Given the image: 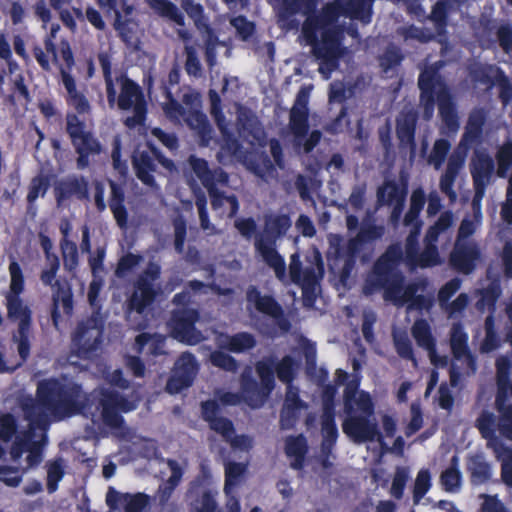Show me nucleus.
<instances>
[{
	"instance_id": "56",
	"label": "nucleus",
	"mask_w": 512,
	"mask_h": 512,
	"mask_svg": "<svg viewBox=\"0 0 512 512\" xmlns=\"http://www.w3.org/2000/svg\"><path fill=\"white\" fill-rule=\"evenodd\" d=\"M143 261V256L140 254H134L132 252H127L118 260L115 275L118 278H124L130 273L134 268L140 265Z\"/></svg>"
},
{
	"instance_id": "13",
	"label": "nucleus",
	"mask_w": 512,
	"mask_h": 512,
	"mask_svg": "<svg viewBox=\"0 0 512 512\" xmlns=\"http://www.w3.org/2000/svg\"><path fill=\"white\" fill-rule=\"evenodd\" d=\"M147 149H135L132 154V165L136 177L146 186L157 187L153 173L157 169L156 161L167 170L175 168L173 160L167 158L151 141L146 142Z\"/></svg>"
},
{
	"instance_id": "17",
	"label": "nucleus",
	"mask_w": 512,
	"mask_h": 512,
	"mask_svg": "<svg viewBox=\"0 0 512 512\" xmlns=\"http://www.w3.org/2000/svg\"><path fill=\"white\" fill-rule=\"evenodd\" d=\"M198 370L199 365L196 357L189 352L182 353L175 363L172 375L167 380V392L177 394L190 387L194 382Z\"/></svg>"
},
{
	"instance_id": "20",
	"label": "nucleus",
	"mask_w": 512,
	"mask_h": 512,
	"mask_svg": "<svg viewBox=\"0 0 512 512\" xmlns=\"http://www.w3.org/2000/svg\"><path fill=\"white\" fill-rule=\"evenodd\" d=\"M494 168V161L488 154L484 152L475 153L470 163V172L475 191L474 202L483 198Z\"/></svg>"
},
{
	"instance_id": "3",
	"label": "nucleus",
	"mask_w": 512,
	"mask_h": 512,
	"mask_svg": "<svg viewBox=\"0 0 512 512\" xmlns=\"http://www.w3.org/2000/svg\"><path fill=\"white\" fill-rule=\"evenodd\" d=\"M403 260V250L399 243L389 245L384 253L375 261L372 273L365 286V293L383 290V297L397 305L409 304L417 295L419 284L409 283L404 287L405 277L398 270Z\"/></svg>"
},
{
	"instance_id": "61",
	"label": "nucleus",
	"mask_w": 512,
	"mask_h": 512,
	"mask_svg": "<svg viewBox=\"0 0 512 512\" xmlns=\"http://www.w3.org/2000/svg\"><path fill=\"white\" fill-rule=\"evenodd\" d=\"M210 362L213 366L227 372L235 373L239 368V363L233 356L220 350L211 353Z\"/></svg>"
},
{
	"instance_id": "44",
	"label": "nucleus",
	"mask_w": 512,
	"mask_h": 512,
	"mask_svg": "<svg viewBox=\"0 0 512 512\" xmlns=\"http://www.w3.org/2000/svg\"><path fill=\"white\" fill-rule=\"evenodd\" d=\"M33 56L43 71L49 72L51 70L50 60L47 54H51L52 61L58 63V51L54 39L51 37L44 38V49L35 45L32 49Z\"/></svg>"
},
{
	"instance_id": "62",
	"label": "nucleus",
	"mask_w": 512,
	"mask_h": 512,
	"mask_svg": "<svg viewBox=\"0 0 512 512\" xmlns=\"http://www.w3.org/2000/svg\"><path fill=\"white\" fill-rule=\"evenodd\" d=\"M409 480V469L404 466H398L395 470L390 494L397 500L402 499L406 484Z\"/></svg>"
},
{
	"instance_id": "27",
	"label": "nucleus",
	"mask_w": 512,
	"mask_h": 512,
	"mask_svg": "<svg viewBox=\"0 0 512 512\" xmlns=\"http://www.w3.org/2000/svg\"><path fill=\"white\" fill-rule=\"evenodd\" d=\"M21 409L24 417L30 422V430L36 427L45 429L50 423L51 416L46 407L41 403L40 397L36 394V399L27 397L21 402Z\"/></svg>"
},
{
	"instance_id": "32",
	"label": "nucleus",
	"mask_w": 512,
	"mask_h": 512,
	"mask_svg": "<svg viewBox=\"0 0 512 512\" xmlns=\"http://www.w3.org/2000/svg\"><path fill=\"white\" fill-rule=\"evenodd\" d=\"M486 116L483 110L478 109L470 113L465 131L460 140V147L470 148L473 144L480 142Z\"/></svg>"
},
{
	"instance_id": "48",
	"label": "nucleus",
	"mask_w": 512,
	"mask_h": 512,
	"mask_svg": "<svg viewBox=\"0 0 512 512\" xmlns=\"http://www.w3.org/2000/svg\"><path fill=\"white\" fill-rule=\"evenodd\" d=\"M47 478L46 488L48 493L57 491L59 482L65 476V462L62 457H56L46 463Z\"/></svg>"
},
{
	"instance_id": "34",
	"label": "nucleus",
	"mask_w": 512,
	"mask_h": 512,
	"mask_svg": "<svg viewBox=\"0 0 512 512\" xmlns=\"http://www.w3.org/2000/svg\"><path fill=\"white\" fill-rule=\"evenodd\" d=\"M147 4L160 18L172 22L178 27H185V16L174 2L170 0H147Z\"/></svg>"
},
{
	"instance_id": "7",
	"label": "nucleus",
	"mask_w": 512,
	"mask_h": 512,
	"mask_svg": "<svg viewBox=\"0 0 512 512\" xmlns=\"http://www.w3.org/2000/svg\"><path fill=\"white\" fill-rule=\"evenodd\" d=\"M291 224L288 214L265 215L263 233L257 234L254 241L255 249L280 280L285 277L286 264L284 258L276 250L275 244L279 238L286 235Z\"/></svg>"
},
{
	"instance_id": "45",
	"label": "nucleus",
	"mask_w": 512,
	"mask_h": 512,
	"mask_svg": "<svg viewBox=\"0 0 512 512\" xmlns=\"http://www.w3.org/2000/svg\"><path fill=\"white\" fill-rule=\"evenodd\" d=\"M450 347L453 357L458 361H461L463 353L469 349L468 334L461 322L453 323L451 327Z\"/></svg>"
},
{
	"instance_id": "29",
	"label": "nucleus",
	"mask_w": 512,
	"mask_h": 512,
	"mask_svg": "<svg viewBox=\"0 0 512 512\" xmlns=\"http://www.w3.org/2000/svg\"><path fill=\"white\" fill-rule=\"evenodd\" d=\"M475 426L482 438L488 441V446L500 455L501 449H504L505 445L496 435V430L498 429L496 416L488 410H483L476 419Z\"/></svg>"
},
{
	"instance_id": "36",
	"label": "nucleus",
	"mask_w": 512,
	"mask_h": 512,
	"mask_svg": "<svg viewBox=\"0 0 512 512\" xmlns=\"http://www.w3.org/2000/svg\"><path fill=\"white\" fill-rule=\"evenodd\" d=\"M213 487L212 473L208 465L202 463L199 467V472L190 481L187 491L186 500L198 497L207 491H215Z\"/></svg>"
},
{
	"instance_id": "53",
	"label": "nucleus",
	"mask_w": 512,
	"mask_h": 512,
	"mask_svg": "<svg viewBox=\"0 0 512 512\" xmlns=\"http://www.w3.org/2000/svg\"><path fill=\"white\" fill-rule=\"evenodd\" d=\"M50 178L48 175L38 174L34 176L28 186L26 196L27 202H36L39 197H44L50 188Z\"/></svg>"
},
{
	"instance_id": "51",
	"label": "nucleus",
	"mask_w": 512,
	"mask_h": 512,
	"mask_svg": "<svg viewBox=\"0 0 512 512\" xmlns=\"http://www.w3.org/2000/svg\"><path fill=\"white\" fill-rule=\"evenodd\" d=\"M217 490L207 491L198 497L187 500L191 512H216L218 503L216 501Z\"/></svg>"
},
{
	"instance_id": "57",
	"label": "nucleus",
	"mask_w": 512,
	"mask_h": 512,
	"mask_svg": "<svg viewBox=\"0 0 512 512\" xmlns=\"http://www.w3.org/2000/svg\"><path fill=\"white\" fill-rule=\"evenodd\" d=\"M450 148L451 144L449 140L444 138L437 139L434 142L432 151L428 158V162L433 164L435 169H440L449 153Z\"/></svg>"
},
{
	"instance_id": "12",
	"label": "nucleus",
	"mask_w": 512,
	"mask_h": 512,
	"mask_svg": "<svg viewBox=\"0 0 512 512\" xmlns=\"http://www.w3.org/2000/svg\"><path fill=\"white\" fill-rule=\"evenodd\" d=\"M161 276V266L150 261L134 282V290L127 301L129 311L143 314L156 300L155 282Z\"/></svg>"
},
{
	"instance_id": "49",
	"label": "nucleus",
	"mask_w": 512,
	"mask_h": 512,
	"mask_svg": "<svg viewBox=\"0 0 512 512\" xmlns=\"http://www.w3.org/2000/svg\"><path fill=\"white\" fill-rule=\"evenodd\" d=\"M181 8L193 20L197 29H205L207 32H211L212 29L205 16L204 8L200 3H196L194 0H181Z\"/></svg>"
},
{
	"instance_id": "1",
	"label": "nucleus",
	"mask_w": 512,
	"mask_h": 512,
	"mask_svg": "<svg viewBox=\"0 0 512 512\" xmlns=\"http://www.w3.org/2000/svg\"><path fill=\"white\" fill-rule=\"evenodd\" d=\"M280 5L277 11L278 23L287 30L299 27L295 15L299 12L306 15L302 24V36L311 46L313 56L319 60V72L329 79L332 72L340 65V59L346 53L342 45L343 29L334 25L335 5L324 7L320 15L316 14L318 0H278Z\"/></svg>"
},
{
	"instance_id": "8",
	"label": "nucleus",
	"mask_w": 512,
	"mask_h": 512,
	"mask_svg": "<svg viewBox=\"0 0 512 512\" xmlns=\"http://www.w3.org/2000/svg\"><path fill=\"white\" fill-rule=\"evenodd\" d=\"M191 168L200 180L202 185L207 189L211 198V206L213 210L220 209L225 203L229 204L228 217L233 218L239 211V201L236 195H226L217 188V185L226 186L229 182V175L221 167L210 169L208 161L195 156L190 157Z\"/></svg>"
},
{
	"instance_id": "38",
	"label": "nucleus",
	"mask_w": 512,
	"mask_h": 512,
	"mask_svg": "<svg viewBox=\"0 0 512 512\" xmlns=\"http://www.w3.org/2000/svg\"><path fill=\"white\" fill-rule=\"evenodd\" d=\"M256 344L255 336L243 331L233 335H225L220 347L229 352L239 354L253 349Z\"/></svg>"
},
{
	"instance_id": "33",
	"label": "nucleus",
	"mask_w": 512,
	"mask_h": 512,
	"mask_svg": "<svg viewBox=\"0 0 512 512\" xmlns=\"http://www.w3.org/2000/svg\"><path fill=\"white\" fill-rule=\"evenodd\" d=\"M111 195L109 198V207L117 225L124 229L128 224V211L125 207V192L123 187L115 181L109 183Z\"/></svg>"
},
{
	"instance_id": "14",
	"label": "nucleus",
	"mask_w": 512,
	"mask_h": 512,
	"mask_svg": "<svg viewBox=\"0 0 512 512\" xmlns=\"http://www.w3.org/2000/svg\"><path fill=\"white\" fill-rule=\"evenodd\" d=\"M116 101L119 109L128 111L133 110V115L127 117L125 125L129 128L143 125L147 115V103L143 91L138 83L128 78L122 77L120 94Z\"/></svg>"
},
{
	"instance_id": "54",
	"label": "nucleus",
	"mask_w": 512,
	"mask_h": 512,
	"mask_svg": "<svg viewBox=\"0 0 512 512\" xmlns=\"http://www.w3.org/2000/svg\"><path fill=\"white\" fill-rule=\"evenodd\" d=\"M419 236V226L411 228L405 241V251L403 254L405 253L406 262L411 267H416V263L420 255Z\"/></svg>"
},
{
	"instance_id": "21",
	"label": "nucleus",
	"mask_w": 512,
	"mask_h": 512,
	"mask_svg": "<svg viewBox=\"0 0 512 512\" xmlns=\"http://www.w3.org/2000/svg\"><path fill=\"white\" fill-rule=\"evenodd\" d=\"M54 197L57 206L75 197L84 201L89 199V183L84 176L71 175L54 184Z\"/></svg>"
},
{
	"instance_id": "19",
	"label": "nucleus",
	"mask_w": 512,
	"mask_h": 512,
	"mask_svg": "<svg viewBox=\"0 0 512 512\" xmlns=\"http://www.w3.org/2000/svg\"><path fill=\"white\" fill-rule=\"evenodd\" d=\"M481 258V251L474 241H456L450 254V264L458 272L469 275Z\"/></svg>"
},
{
	"instance_id": "52",
	"label": "nucleus",
	"mask_w": 512,
	"mask_h": 512,
	"mask_svg": "<svg viewBox=\"0 0 512 512\" xmlns=\"http://www.w3.org/2000/svg\"><path fill=\"white\" fill-rule=\"evenodd\" d=\"M60 248L65 270L73 272L79 264V253L76 243L69 239H61Z\"/></svg>"
},
{
	"instance_id": "23",
	"label": "nucleus",
	"mask_w": 512,
	"mask_h": 512,
	"mask_svg": "<svg viewBox=\"0 0 512 512\" xmlns=\"http://www.w3.org/2000/svg\"><path fill=\"white\" fill-rule=\"evenodd\" d=\"M61 304L63 313L71 317L74 310L73 292L68 281H55V291L52 295L51 319L53 326L59 330L61 314L59 305Z\"/></svg>"
},
{
	"instance_id": "47",
	"label": "nucleus",
	"mask_w": 512,
	"mask_h": 512,
	"mask_svg": "<svg viewBox=\"0 0 512 512\" xmlns=\"http://www.w3.org/2000/svg\"><path fill=\"white\" fill-rule=\"evenodd\" d=\"M134 25L136 24L132 19H123L121 12H116L113 23L114 29L117 31L122 42L128 47L136 46L139 42L133 27Z\"/></svg>"
},
{
	"instance_id": "11",
	"label": "nucleus",
	"mask_w": 512,
	"mask_h": 512,
	"mask_svg": "<svg viewBox=\"0 0 512 512\" xmlns=\"http://www.w3.org/2000/svg\"><path fill=\"white\" fill-rule=\"evenodd\" d=\"M66 132L78 155L76 159L77 168H87L90 163V156L101 153V143L91 131L86 130L85 122L73 113L66 116Z\"/></svg>"
},
{
	"instance_id": "10",
	"label": "nucleus",
	"mask_w": 512,
	"mask_h": 512,
	"mask_svg": "<svg viewBox=\"0 0 512 512\" xmlns=\"http://www.w3.org/2000/svg\"><path fill=\"white\" fill-rule=\"evenodd\" d=\"M7 317L12 322H18L16 333L12 340L17 343V351L22 362H26L30 356L32 310L24 303L20 295L6 294Z\"/></svg>"
},
{
	"instance_id": "60",
	"label": "nucleus",
	"mask_w": 512,
	"mask_h": 512,
	"mask_svg": "<svg viewBox=\"0 0 512 512\" xmlns=\"http://www.w3.org/2000/svg\"><path fill=\"white\" fill-rule=\"evenodd\" d=\"M185 54V63L184 69L186 73L194 78H199L202 76V65L200 59L197 55V51L194 46L186 45L184 48Z\"/></svg>"
},
{
	"instance_id": "18",
	"label": "nucleus",
	"mask_w": 512,
	"mask_h": 512,
	"mask_svg": "<svg viewBox=\"0 0 512 512\" xmlns=\"http://www.w3.org/2000/svg\"><path fill=\"white\" fill-rule=\"evenodd\" d=\"M199 320V312L193 308L175 309L171 313L169 326L172 336L187 344H196L199 342V336L196 335L195 324Z\"/></svg>"
},
{
	"instance_id": "42",
	"label": "nucleus",
	"mask_w": 512,
	"mask_h": 512,
	"mask_svg": "<svg viewBox=\"0 0 512 512\" xmlns=\"http://www.w3.org/2000/svg\"><path fill=\"white\" fill-rule=\"evenodd\" d=\"M336 413H322L321 415V446L326 451L334 449L339 432L335 421Z\"/></svg>"
},
{
	"instance_id": "43",
	"label": "nucleus",
	"mask_w": 512,
	"mask_h": 512,
	"mask_svg": "<svg viewBox=\"0 0 512 512\" xmlns=\"http://www.w3.org/2000/svg\"><path fill=\"white\" fill-rule=\"evenodd\" d=\"M289 128L294 135L295 144L300 145L309 132V113L291 108Z\"/></svg>"
},
{
	"instance_id": "16",
	"label": "nucleus",
	"mask_w": 512,
	"mask_h": 512,
	"mask_svg": "<svg viewBox=\"0 0 512 512\" xmlns=\"http://www.w3.org/2000/svg\"><path fill=\"white\" fill-rule=\"evenodd\" d=\"M104 322L98 316H90L77 324L72 341L80 355L90 356L101 345Z\"/></svg>"
},
{
	"instance_id": "41",
	"label": "nucleus",
	"mask_w": 512,
	"mask_h": 512,
	"mask_svg": "<svg viewBox=\"0 0 512 512\" xmlns=\"http://www.w3.org/2000/svg\"><path fill=\"white\" fill-rule=\"evenodd\" d=\"M440 484L447 493H457L462 486V474L458 469V459L454 456L450 466L442 471L440 475Z\"/></svg>"
},
{
	"instance_id": "40",
	"label": "nucleus",
	"mask_w": 512,
	"mask_h": 512,
	"mask_svg": "<svg viewBox=\"0 0 512 512\" xmlns=\"http://www.w3.org/2000/svg\"><path fill=\"white\" fill-rule=\"evenodd\" d=\"M97 59L103 72L107 101L112 107L116 102V88L112 77V56L107 51H100L97 54Z\"/></svg>"
},
{
	"instance_id": "63",
	"label": "nucleus",
	"mask_w": 512,
	"mask_h": 512,
	"mask_svg": "<svg viewBox=\"0 0 512 512\" xmlns=\"http://www.w3.org/2000/svg\"><path fill=\"white\" fill-rule=\"evenodd\" d=\"M10 290L7 294L21 295L24 291L25 280L20 264L12 260L9 264Z\"/></svg>"
},
{
	"instance_id": "31",
	"label": "nucleus",
	"mask_w": 512,
	"mask_h": 512,
	"mask_svg": "<svg viewBox=\"0 0 512 512\" xmlns=\"http://www.w3.org/2000/svg\"><path fill=\"white\" fill-rule=\"evenodd\" d=\"M271 361L274 376L276 375L278 380L287 386V389L295 388L293 382L297 376L298 363L290 356L285 355L280 360H277L273 356L265 357L261 361Z\"/></svg>"
},
{
	"instance_id": "37",
	"label": "nucleus",
	"mask_w": 512,
	"mask_h": 512,
	"mask_svg": "<svg viewBox=\"0 0 512 512\" xmlns=\"http://www.w3.org/2000/svg\"><path fill=\"white\" fill-rule=\"evenodd\" d=\"M406 187H400L394 180H386L377 189V204L379 206L405 203Z\"/></svg>"
},
{
	"instance_id": "64",
	"label": "nucleus",
	"mask_w": 512,
	"mask_h": 512,
	"mask_svg": "<svg viewBox=\"0 0 512 512\" xmlns=\"http://www.w3.org/2000/svg\"><path fill=\"white\" fill-rule=\"evenodd\" d=\"M149 503V496L145 493H126L123 509L125 512H142Z\"/></svg>"
},
{
	"instance_id": "35",
	"label": "nucleus",
	"mask_w": 512,
	"mask_h": 512,
	"mask_svg": "<svg viewBox=\"0 0 512 512\" xmlns=\"http://www.w3.org/2000/svg\"><path fill=\"white\" fill-rule=\"evenodd\" d=\"M308 452L307 439L303 434L288 436L285 441V453L291 458V467L300 470L304 466L305 457Z\"/></svg>"
},
{
	"instance_id": "50",
	"label": "nucleus",
	"mask_w": 512,
	"mask_h": 512,
	"mask_svg": "<svg viewBox=\"0 0 512 512\" xmlns=\"http://www.w3.org/2000/svg\"><path fill=\"white\" fill-rule=\"evenodd\" d=\"M247 466L244 463L228 461L225 464L224 493L229 495L237 486L246 472Z\"/></svg>"
},
{
	"instance_id": "30",
	"label": "nucleus",
	"mask_w": 512,
	"mask_h": 512,
	"mask_svg": "<svg viewBox=\"0 0 512 512\" xmlns=\"http://www.w3.org/2000/svg\"><path fill=\"white\" fill-rule=\"evenodd\" d=\"M61 82L67 91V103L74 107L78 114H86L90 112L91 106L86 96L77 90L74 77L60 67Z\"/></svg>"
},
{
	"instance_id": "6",
	"label": "nucleus",
	"mask_w": 512,
	"mask_h": 512,
	"mask_svg": "<svg viewBox=\"0 0 512 512\" xmlns=\"http://www.w3.org/2000/svg\"><path fill=\"white\" fill-rule=\"evenodd\" d=\"M385 234V227L377 225L374 221L364 220L358 233L345 244L340 236H335V242L331 243L328 251L330 266L339 270L341 280L350 277L355 268L360 252L367 245H371L381 239Z\"/></svg>"
},
{
	"instance_id": "22",
	"label": "nucleus",
	"mask_w": 512,
	"mask_h": 512,
	"mask_svg": "<svg viewBox=\"0 0 512 512\" xmlns=\"http://www.w3.org/2000/svg\"><path fill=\"white\" fill-rule=\"evenodd\" d=\"M246 300L248 303L254 304L255 309L267 316L279 320L281 329L288 330L289 322L284 318L282 306L271 295H262L256 286H249L246 291Z\"/></svg>"
},
{
	"instance_id": "5",
	"label": "nucleus",
	"mask_w": 512,
	"mask_h": 512,
	"mask_svg": "<svg viewBox=\"0 0 512 512\" xmlns=\"http://www.w3.org/2000/svg\"><path fill=\"white\" fill-rule=\"evenodd\" d=\"M418 87L420 104L427 117H430L438 104L439 115L445 125L455 129L459 125L458 114L449 87L439 73L437 66H427L419 74Z\"/></svg>"
},
{
	"instance_id": "26",
	"label": "nucleus",
	"mask_w": 512,
	"mask_h": 512,
	"mask_svg": "<svg viewBox=\"0 0 512 512\" xmlns=\"http://www.w3.org/2000/svg\"><path fill=\"white\" fill-rule=\"evenodd\" d=\"M417 121L418 115L413 110L401 112L396 118V136L400 147L415 150Z\"/></svg>"
},
{
	"instance_id": "46",
	"label": "nucleus",
	"mask_w": 512,
	"mask_h": 512,
	"mask_svg": "<svg viewBox=\"0 0 512 512\" xmlns=\"http://www.w3.org/2000/svg\"><path fill=\"white\" fill-rule=\"evenodd\" d=\"M373 0H349L345 6V14L353 20L369 24L372 20Z\"/></svg>"
},
{
	"instance_id": "2",
	"label": "nucleus",
	"mask_w": 512,
	"mask_h": 512,
	"mask_svg": "<svg viewBox=\"0 0 512 512\" xmlns=\"http://www.w3.org/2000/svg\"><path fill=\"white\" fill-rule=\"evenodd\" d=\"M360 380L352 379L343 391V411L345 418L342 430L355 443L379 441L383 435L374 419L375 403L369 392L359 390Z\"/></svg>"
},
{
	"instance_id": "58",
	"label": "nucleus",
	"mask_w": 512,
	"mask_h": 512,
	"mask_svg": "<svg viewBox=\"0 0 512 512\" xmlns=\"http://www.w3.org/2000/svg\"><path fill=\"white\" fill-rule=\"evenodd\" d=\"M431 488V474L428 469H421L415 479L413 487V502L418 504Z\"/></svg>"
},
{
	"instance_id": "39",
	"label": "nucleus",
	"mask_w": 512,
	"mask_h": 512,
	"mask_svg": "<svg viewBox=\"0 0 512 512\" xmlns=\"http://www.w3.org/2000/svg\"><path fill=\"white\" fill-rule=\"evenodd\" d=\"M501 286L497 281L491 282L487 287L479 290V298L475 304L476 309L484 313H495L496 304L501 296Z\"/></svg>"
},
{
	"instance_id": "55",
	"label": "nucleus",
	"mask_w": 512,
	"mask_h": 512,
	"mask_svg": "<svg viewBox=\"0 0 512 512\" xmlns=\"http://www.w3.org/2000/svg\"><path fill=\"white\" fill-rule=\"evenodd\" d=\"M471 481L476 484L487 482L491 478V467L489 463L478 458L473 459L468 466Z\"/></svg>"
},
{
	"instance_id": "59",
	"label": "nucleus",
	"mask_w": 512,
	"mask_h": 512,
	"mask_svg": "<svg viewBox=\"0 0 512 512\" xmlns=\"http://www.w3.org/2000/svg\"><path fill=\"white\" fill-rule=\"evenodd\" d=\"M497 174L499 177L506 176L512 166V141H506L496 153Z\"/></svg>"
},
{
	"instance_id": "15",
	"label": "nucleus",
	"mask_w": 512,
	"mask_h": 512,
	"mask_svg": "<svg viewBox=\"0 0 512 512\" xmlns=\"http://www.w3.org/2000/svg\"><path fill=\"white\" fill-rule=\"evenodd\" d=\"M101 417L104 424L112 429L123 427L125 420L121 412L128 413L136 409V404L115 390L101 391L99 400Z\"/></svg>"
},
{
	"instance_id": "9",
	"label": "nucleus",
	"mask_w": 512,
	"mask_h": 512,
	"mask_svg": "<svg viewBox=\"0 0 512 512\" xmlns=\"http://www.w3.org/2000/svg\"><path fill=\"white\" fill-rule=\"evenodd\" d=\"M255 368L260 383L252 376L250 369L244 370L240 376V395L251 407L262 405L276 385L270 360L258 361Z\"/></svg>"
},
{
	"instance_id": "24",
	"label": "nucleus",
	"mask_w": 512,
	"mask_h": 512,
	"mask_svg": "<svg viewBox=\"0 0 512 512\" xmlns=\"http://www.w3.org/2000/svg\"><path fill=\"white\" fill-rule=\"evenodd\" d=\"M411 333L417 345L428 352L432 364H441L442 366L447 364L446 357H441L437 353L436 339L425 319L416 320L411 328Z\"/></svg>"
},
{
	"instance_id": "4",
	"label": "nucleus",
	"mask_w": 512,
	"mask_h": 512,
	"mask_svg": "<svg viewBox=\"0 0 512 512\" xmlns=\"http://www.w3.org/2000/svg\"><path fill=\"white\" fill-rule=\"evenodd\" d=\"M37 395L55 420L81 414L90 406L89 394L72 379H45L38 384Z\"/></svg>"
},
{
	"instance_id": "25",
	"label": "nucleus",
	"mask_w": 512,
	"mask_h": 512,
	"mask_svg": "<svg viewBox=\"0 0 512 512\" xmlns=\"http://www.w3.org/2000/svg\"><path fill=\"white\" fill-rule=\"evenodd\" d=\"M307 408L308 404L300 398L297 387L286 389L285 400L280 412L281 429H293L299 420L301 410Z\"/></svg>"
},
{
	"instance_id": "28",
	"label": "nucleus",
	"mask_w": 512,
	"mask_h": 512,
	"mask_svg": "<svg viewBox=\"0 0 512 512\" xmlns=\"http://www.w3.org/2000/svg\"><path fill=\"white\" fill-rule=\"evenodd\" d=\"M465 162V155L460 152H453L448 158L447 167L445 172L440 178V190L443 194L449 197L450 200H455L457 194L454 190V183L456 178L463 167Z\"/></svg>"
}]
</instances>
